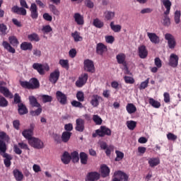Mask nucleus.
<instances>
[{"label": "nucleus", "mask_w": 181, "mask_h": 181, "mask_svg": "<svg viewBox=\"0 0 181 181\" xmlns=\"http://www.w3.org/2000/svg\"><path fill=\"white\" fill-rule=\"evenodd\" d=\"M6 144L3 140L0 139V155L5 158L4 163L6 168H9L12 164L11 162V160H12V156L6 153Z\"/></svg>", "instance_id": "nucleus-1"}, {"label": "nucleus", "mask_w": 181, "mask_h": 181, "mask_svg": "<svg viewBox=\"0 0 181 181\" xmlns=\"http://www.w3.org/2000/svg\"><path fill=\"white\" fill-rule=\"evenodd\" d=\"M100 173L97 172L88 173L86 176V181H97L100 179Z\"/></svg>", "instance_id": "nucleus-20"}, {"label": "nucleus", "mask_w": 181, "mask_h": 181, "mask_svg": "<svg viewBox=\"0 0 181 181\" xmlns=\"http://www.w3.org/2000/svg\"><path fill=\"white\" fill-rule=\"evenodd\" d=\"M148 103L153 108H159L160 107V103L158 102V100H155V99L152 98H149Z\"/></svg>", "instance_id": "nucleus-45"}, {"label": "nucleus", "mask_w": 181, "mask_h": 181, "mask_svg": "<svg viewBox=\"0 0 181 181\" xmlns=\"http://www.w3.org/2000/svg\"><path fill=\"white\" fill-rule=\"evenodd\" d=\"M76 98L78 101L83 103L84 101V93L81 90L78 91L76 93Z\"/></svg>", "instance_id": "nucleus-54"}, {"label": "nucleus", "mask_w": 181, "mask_h": 181, "mask_svg": "<svg viewBox=\"0 0 181 181\" xmlns=\"http://www.w3.org/2000/svg\"><path fill=\"white\" fill-rule=\"evenodd\" d=\"M115 153L117 155V157L115 159L116 162H119V160H122V159H124V153L119 151H116Z\"/></svg>", "instance_id": "nucleus-55"}, {"label": "nucleus", "mask_w": 181, "mask_h": 181, "mask_svg": "<svg viewBox=\"0 0 181 181\" xmlns=\"http://www.w3.org/2000/svg\"><path fill=\"white\" fill-rule=\"evenodd\" d=\"M110 28L115 33L121 32L122 27L120 25H114V21L110 23Z\"/></svg>", "instance_id": "nucleus-46"}, {"label": "nucleus", "mask_w": 181, "mask_h": 181, "mask_svg": "<svg viewBox=\"0 0 181 181\" xmlns=\"http://www.w3.org/2000/svg\"><path fill=\"white\" fill-rule=\"evenodd\" d=\"M74 19L77 25H84V17L79 13H75L74 15Z\"/></svg>", "instance_id": "nucleus-27"}, {"label": "nucleus", "mask_w": 181, "mask_h": 181, "mask_svg": "<svg viewBox=\"0 0 181 181\" xmlns=\"http://www.w3.org/2000/svg\"><path fill=\"white\" fill-rule=\"evenodd\" d=\"M180 11H176L174 13V21L176 25H179V23H180Z\"/></svg>", "instance_id": "nucleus-50"}, {"label": "nucleus", "mask_w": 181, "mask_h": 181, "mask_svg": "<svg viewBox=\"0 0 181 181\" xmlns=\"http://www.w3.org/2000/svg\"><path fill=\"white\" fill-rule=\"evenodd\" d=\"M18 113L20 115H25V114H28V107L23 103H20L18 105Z\"/></svg>", "instance_id": "nucleus-31"}, {"label": "nucleus", "mask_w": 181, "mask_h": 181, "mask_svg": "<svg viewBox=\"0 0 181 181\" xmlns=\"http://www.w3.org/2000/svg\"><path fill=\"white\" fill-rule=\"evenodd\" d=\"M33 69L36 70L40 76H45V71H49L50 70V67L49 65H45L40 63H34L33 64Z\"/></svg>", "instance_id": "nucleus-2"}, {"label": "nucleus", "mask_w": 181, "mask_h": 181, "mask_svg": "<svg viewBox=\"0 0 181 181\" xmlns=\"http://www.w3.org/2000/svg\"><path fill=\"white\" fill-rule=\"evenodd\" d=\"M56 98L62 105L67 104V95L60 90L56 92Z\"/></svg>", "instance_id": "nucleus-6"}, {"label": "nucleus", "mask_w": 181, "mask_h": 181, "mask_svg": "<svg viewBox=\"0 0 181 181\" xmlns=\"http://www.w3.org/2000/svg\"><path fill=\"white\" fill-rule=\"evenodd\" d=\"M28 144L30 146L35 148V149H43V148H45L43 141L38 138L33 137L29 140Z\"/></svg>", "instance_id": "nucleus-3"}, {"label": "nucleus", "mask_w": 181, "mask_h": 181, "mask_svg": "<svg viewBox=\"0 0 181 181\" xmlns=\"http://www.w3.org/2000/svg\"><path fill=\"white\" fill-rule=\"evenodd\" d=\"M61 160L62 163H64V165H69L71 160V156H70V153L67 151H65L61 157Z\"/></svg>", "instance_id": "nucleus-26"}, {"label": "nucleus", "mask_w": 181, "mask_h": 181, "mask_svg": "<svg viewBox=\"0 0 181 181\" xmlns=\"http://www.w3.org/2000/svg\"><path fill=\"white\" fill-rule=\"evenodd\" d=\"M107 48L105 45H104L103 42H99L96 45V53L98 54H100V56H103L105 52H107Z\"/></svg>", "instance_id": "nucleus-18"}, {"label": "nucleus", "mask_w": 181, "mask_h": 181, "mask_svg": "<svg viewBox=\"0 0 181 181\" xmlns=\"http://www.w3.org/2000/svg\"><path fill=\"white\" fill-rule=\"evenodd\" d=\"M147 36L151 43H154V45H158L160 42L159 36H158L155 33H147Z\"/></svg>", "instance_id": "nucleus-19"}, {"label": "nucleus", "mask_w": 181, "mask_h": 181, "mask_svg": "<svg viewBox=\"0 0 181 181\" xmlns=\"http://www.w3.org/2000/svg\"><path fill=\"white\" fill-rule=\"evenodd\" d=\"M72 133L71 132H64L62 134L61 139L64 144H67L71 138Z\"/></svg>", "instance_id": "nucleus-29"}, {"label": "nucleus", "mask_w": 181, "mask_h": 181, "mask_svg": "<svg viewBox=\"0 0 181 181\" xmlns=\"http://www.w3.org/2000/svg\"><path fill=\"white\" fill-rule=\"evenodd\" d=\"M21 50H32L33 49V45L31 42H23L21 45Z\"/></svg>", "instance_id": "nucleus-35"}, {"label": "nucleus", "mask_w": 181, "mask_h": 181, "mask_svg": "<svg viewBox=\"0 0 181 181\" xmlns=\"http://www.w3.org/2000/svg\"><path fill=\"white\" fill-rule=\"evenodd\" d=\"M42 30V32H44V33H50L52 29V27H50V25H48L43 26Z\"/></svg>", "instance_id": "nucleus-64"}, {"label": "nucleus", "mask_w": 181, "mask_h": 181, "mask_svg": "<svg viewBox=\"0 0 181 181\" xmlns=\"http://www.w3.org/2000/svg\"><path fill=\"white\" fill-rule=\"evenodd\" d=\"M160 163V161L158 158H152L148 160V165L151 168H155V166H158Z\"/></svg>", "instance_id": "nucleus-38"}, {"label": "nucleus", "mask_w": 181, "mask_h": 181, "mask_svg": "<svg viewBox=\"0 0 181 181\" xmlns=\"http://www.w3.org/2000/svg\"><path fill=\"white\" fill-rule=\"evenodd\" d=\"M179 64V57L176 55V54H171L169 59L168 66H170V67H173V69H175V67H177Z\"/></svg>", "instance_id": "nucleus-11"}, {"label": "nucleus", "mask_w": 181, "mask_h": 181, "mask_svg": "<svg viewBox=\"0 0 181 181\" xmlns=\"http://www.w3.org/2000/svg\"><path fill=\"white\" fill-rule=\"evenodd\" d=\"M35 129V124H30V129H25L22 132L23 136L25 138V139H28V142L30 141V139H33L32 135H33V130Z\"/></svg>", "instance_id": "nucleus-5"}, {"label": "nucleus", "mask_w": 181, "mask_h": 181, "mask_svg": "<svg viewBox=\"0 0 181 181\" xmlns=\"http://www.w3.org/2000/svg\"><path fill=\"white\" fill-rule=\"evenodd\" d=\"M124 83H126V84H134V83H135V79H134L131 76H124Z\"/></svg>", "instance_id": "nucleus-57"}, {"label": "nucleus", "mask_w": 181, "mask_h": 181, "mask_svg": "<svg viewBox=\"0 0 181 181\" xmlns=\"http://www.w3.org/2000/svg\"><path fill=\"white\" fill-rule=\"evenodd\" d=\"M96 134L98 136H111V129L105 126H101L99 129L96 130Z\"/></svg>", "instance_id": "nucleus-7"}, {"label": "nucleus", "mask_w": 181, "mask_h": 181, "mask_svg": "<svg viewBox=\"0 0 181 181\" xmlns=\"http://www.w3.org/2000/svg\"><path fill=\"white\" fill-rule=\"evenodd\" d=\"M163 98H164V103L166 104H169L170 103V94L168 92H165L163 93Z\"/></svg>", "instance_id": "nucleus-60"}, {"label": "nucleus", "mask_w": 181, "mask_h": 181, "mask_svg": "<svg viewBox=\"0 0 181 181\" xmlns=\"http://www.w3.org/2000/svg\"><path fill=\"white\" fill-rule=\"evenodd\" d=\"M100 101H103V97L98 95H93L91 96L90 104L94 108L100 105Z\"/></svg>", "instance_id": "nucleus-16"}, {"label": "nucleus", "mask_w": 181, "mask_h": 181, "mask_svg": "<svg viewBox=\"0 0 181 181\" xmlns=\"http://www.w3.org/2000/svg\"><path fill=\"white\" fill-rule=\"evenodd\" d=\"M84 64V69L86 71H88V73H94L95 71L94 67V62L90 59H86L83 62Z\"/></svg>", "instance_id": "nucleus-10"}, {"label": "nucleus", "mask_w": 181, "mask_h": 181, "mask_svg": "<svg viewBox=\"0 0 181 181\" xmlns=\"http://www.w3.org/2000/svg\"><path fill=\"white\" fill-rule=\"evenodd\" d=\"M87 80H88V74H84L81 75L78 79L76 81V86L78 88H81L83 86H84L87 83Z\"/></svg>", "instance_id": "nucleus-12"}, {"label": "nucleus", "mask_w": 181, "mask_h": 181, "mask_svg": "<svg viewBox=\"0 0 181 181\" xmlns=\"http://www.w3.org/2000/svg\"><path fill=\"white\" fill-rule=\"evenodd\" d=\"M127 127L130 129V131H134V129L136 128V122L134 120L127 121Z\"/></svg>", "instance_id": "nucleus-47"}, {"label": "nucleus", "mask_w": 181, "mask_h": 181, "mask_svg": "<svg viewBox=\"0 0 181 181\" xmlns=\"http://www.w3.org/2000/svg\"><path fill=\"white\" fill-rule=\"evenodd\" d=\"M49 9L50 12L53 13V15H55V16H59V15H60V11H59V9H57V7H56L54 4H49Z\"/></svg>", "instance_id": "nucleus-39"}, {"label": "nucleus", "mask_w": 181, "mask_h": 181, "mask_svg": "<svg viewBox=\"0 0 181 181\" xmlns=\"http://www.w3.org/2000/svg\"><path fill=\"white\" fill-rule=\"evenodd\" d=\"M114 175H115V176H118V177L119 178V180L121 181L129 180V175H128V174H127L124 172H122L121 170L115 172Z\"/></svg>", "instance_id": "nucleus-21"}, {"label": "nucleus", "mask_w": 181, "mask_h": 181, "mask_svg": "<svg viewBox=\"0 0 181 181\" xmlns=\"http://www.w3.org/2000/svg\"><path fill=\"white\" fill-rule=\"evenodd\" d=\"M148 84H149V78L141 83L139 90H145L148 87Z\"/></svg>", "instance_id": "nucleus-59"}, {"label": "nucleus", "mask_w": 181, "mask_h": 181, "mask_svg": "<svg viewBox=\"0 0 181 181\" xmlns=\"http://www.w3.org/2000/svg\"><path fill=\"white\" fill-rule=\"evenodd\" d=\"M30 86H31V90H37L40 87V82L37 78H31L30 79Z\"/></svg>", "instance_id": "nucleus-24"}, {"label": "nucleus", "mask_w": 181, "mask_h": 181, "mask_svg": "<svg viewBox=\"0 0 181 181\" xmlns=\"http://www.w3.org/2000/svg\"><path fill=\"white\" fill-rule=\"evenodd\" d=\"M71 160H72V162L74 163H77L80 160V157L78 156V152L77 151H73L71 153Z\"/></svg>", "instance_id": "nucleus-40"}, {"label": "nucleus", "mask_w": 181, "mask_h": 181, "mask_svg": "<svg viewBox=\"0 0 181 181\" xmlns=\"http://www.w3.org/2000/svg\"><path fill=\"white\" fill-rule=\"evenodd\" d=\"M28 39L30 40V42H40V37H39V35L36 33H32L28 35Z\"/></svg>", "instance_id": "nucleus-37"}, {"label": "nucleus", "mask_w": 181, "mask_h": 181, "mask_svg": "<svg viewBox=\"0 0 181 181\" xmlns=\"http://www.w3.org/2000/svg\"><path fill=\"white\" fill-rule=\"evenodd\" d=\"M154 63H155V66H156L158 69H160V67H162V60H160V58L159 57L155 58Z\"/></svg>", "instance_id": "nucleus-61"}, {"label": "nucleus", "mask_w": 181, "mask_h": 181, "mask_svg": "<svg viewBox=\"0 0 181 181\" xmlns=\"http://www.w3.org/2000/svg\"><path fill=\"white\" fill-rule=\"evenodd\" d=\"M42 99L43 103H52L53 98L49 95H42Z\"/></svg>", "instance_id": "nucleus-58"}, {"label": "nucleus", "mask_w": 181, "mask_h": 181, "mask_svg": "<svg viewBox=\"0 0 181 181\" xmlns=\"http://www.w3.org/2000/svg\"><path fill=\"white\" fill-rule=\"evenodd\" d=\"M86 122L81 118L76 119L75 129L78 132H84Z\"/></svg>", "instance_id": "nucleus-9"}, {"label": "nucleus", "mask_w": 181, "mask_h": 181, "mask_svg": "<svg viewBox=\"0 0 181 181\" xmlns=\"http://www.w3.org/2000/svg\"><path fill=\"white\" fill-rule=\"evenodd\" d=\"M105 40L107 43L112 45V43H114V41L115 40V38H114V36L112 35H107L105 36Z\"/></svg>", "instance_id": "nucleus-63"}, {"label": "nucleus", "mask_w": 181, "mask_h": 181, "mask_svg": "<svg viewBox=\"0 0 181 181\" xmlns=\"http://www.w3.org/2000/svg\"><path fill=\"white\" fill-rule=\"evenodd\" d=\"M165 39L168 41V46L169 49H173L176 47V39L173 35L170 33H166L165 35Z\"/></svg>", "instance_id": "nucleus-4"}, {"label": "nucleus", "mask_w": 181, "mask_h": 181, "mask_svg": "<svg viewBox=\"0 0 181 181\" xmlns=\"http://www.w3.org/2000/svg\"><path fill=\"white\" fill-rule=\"evenodd\" d=\"M138 54L140 59H146V57H148V49H146V46L140 45L138 47Z\"/></svg>", "instance_id": "nucleus-14"}, {"label": "nucleus", "mask_w": 181, "mask_h": 181, "mask_svg": "<svg viewBox=\"0 0 181 181\" xmlns=\"http://www.w3.org/2000/svg\"><path fill=\"white\" fill-rule=\"evenodd\" d=\"M71 36L74 40V42H81L83 40V37L80 35V33L75 31L71 33Z\"/></svg>", "instance_id": "nucleus-44"}, {"label": "nucleus", "mask_w": 181, "mask_h": 181, "mask_svg": "<svg viewBox=\"0 0 181 181\" xmlns=\"http://www.w3.org/2000/svg\"><path fill=\"white\" fill-rule=\"evenodd\" d=\"M104 16L106 20L112 21V19H114V18H115V12L110 11H106L104 13Z\"/></svg>", "instance_id": "nucleus-36"}, {"label": "nucleus", "mask_w": 181, "mask_h": 181, "mask_svg": "<svg viewBox=\"0 0 181 181\" xmlns=\"http://www.w3.org/2000/svg\"><path fill=\"white\" fill-rule=\"evenodd\" d=\"M59 78H60V71L59 69H55L50 74L49 81L52 84H56V83L59 81Z\"/></svg>", "instance_id": "nucleus-8"}, {"label": "nucleus", "mask_w": 181, "mask_h": 181, "mask_svg": "<svg viewBox=\"0 0 181 181\" xmlns=\"http://www.w3.org/2000/svg\"><path fill=\"white\" fill-rule=\"evenodd\" d=\"M93 120L96 125H101L103 124V119L98 115H94L93 116Z\"/></svg>", "instance_id": "nucleus-51"}, {"label": "nucleus", "mask_w": 181, "mask_h": 181, "mask_svg": "<svg viewBox=\"0 0 181 181\" xmlns=\"http://www.w3.org/2000/svg\"><path fill=\"white\" fill-rule=\"evenodd\" d=\"M59 64L62 66V67H63V69H65L66 70H69L70 67L68 59H60Z\"/></svg>", "instance_id": "nucleus-49"}, {"label": "nucleus", "mask_w": 181, "mask_h": 181, "mask_svg": "<svg viewBox=\"0 0 181 181\" xmlns=\"http://www.w3.org/2000/svg\"><path fill=\"white\" fill-rule=\"evenodd\" d=\"M127 56L124 53H119L116 56V60L118 64H122V66H126L127 64Z\"/></svg>", "instance_id": "nucleus-22"}, {"label": "nucleus", "mask_w": 181, "mask_h": 181, "mask_svg": "<svg viewBox=\"0 0 181 181\" xmlns=\"http://www.w3.org/2000/svg\"><path fill=\"white\" fill-rule=\"evenodd\" d=\"M8 42L13 47H16L19 45V41H18V38L15 36L8 37Z\"/></svg>", "instance_id": "nucleus-41"}, {"label": "nucleus", "mask_w": 181, "mask_h": 181, "mask_svg": "<svg viewBox=\"0 0 181 181\" xmlns=\"http://www.w3.org/2000/svg\"><path fill=\"white\" fill-rule=\"evenodd\" d=\"M28 100L32 107H35L36 108L40 107V103H37V99L35 96H29Z\"/></svg>", "instance_id": "nucleus-32"}, {"label": "nucleus", "mask_w": 181, "mask_h": 181, "mask_svg": "<svg viewBox=\"0 0 181 181\" xmlns=\"http://www.w3.org/2000/svg\"><path fill=\"white\" fill-rule=\"evenodd\" d=\"M30 115L33 117H37L42 114V106L39 107L36 110H33L30 112Z\"/></svg>", "instance_id": "nucleus-53"}, {"label": "nucleus", "mask_w": 181, "mask_h": 181, "mask_svg": "<svg viewBox=\"0 0 181 181\" xmlns=\"http://www.w3.org/2000/svg\"><path fill=\"white\" fill-rule=\"evenodd\" d=\"M167 138L168 141H176V139H177V136L175 135L173 133H168L167 134Z\"/></svg>", "instance_id": "nucleus-62"}, {"label": "nucleus", "mask_w": 181, "mask_h": 181, "mask_svg": "<svg viewBox=\"0 0 181 181\" xmlns=\"http://www.w3.org/2000/svg\"><path fill=\"white\" fill-rule=\"evenodd\" d=\"M11 12L13 13H17V15H22L23 16H26V9L23 7H19L18 6H14L11 8Z\"/></svg>", "instance_id": "nucleus-17"}, {"label": "nucleus", "mask_w": 181, "mask_h": 181, "mask_svg": "<svg viewBox=\"0 0 181 181\" xmlns=\"http://www.w3.org/2000/svg\"><path fill=\"white\" fill-rule=\"evenodd\" d=\"M110 168L107 165L103 164L100 166V175L102 177H107L110 176Z\"/></svg>", "instance_id": "nucleus-23"}, {"label": "nucleus", "mask_w": 181, "mask_h": 181, "mask_svg": "<svg viewBox=\"0 0 181 181\" xmlns=\"http://www.w3.org/2000/svg\"><path fill=\"white\" fill-rule=\"evenodd\" d=\"M13 175L16 181H23V174L18 169L13 170Z\"/></svg>", "instance_id": "nucleus-30"}, {"label": "nucleus", "mask_w": 181, "mask_h": 181, "mask_svg": "<svg viewBox=\"0 0 181 181\" xmlns=\"http://www.w3.org/2000/svg\"><path fill=\"white\" fill-rule=\"evenodd\" d=\"M30 11L32 19H37V18H39V12L37 11V6L36 4H31Z\"/></svg>", "instance_id": "nucleus-15"}, {"label": "nucleus", "mask_w": 181, "mask_h": 181, "mask_svg": "<svg viewBox=\"0 0 181 181\" xmlns=\"http://www.w3.org/2000/svg\"><path fill=\"white\" fill-rule=\"evenodd\" d=\"M8 102L5 97L0 95V107H8Z\"/></svg>", "instance_id": "nucleus-52"}, {"label": "nucleus", "mask_w": 181, "mask_h": 181, "mask_svg": "<svg viewBox=\"0 0 181 181\" xmlns=\"http://www.w3.org/2000/svg\"><path fill=\"white\" fill-rule=\"evenodd\" d=\"M166 11H164V15H169L170 13V8L172 6V2L170 0H160Z\"/></svg>", "instance_id": "nucleus-25"}, {"label": "nucleus", "mask_w": 181, "mask_h": 181, "mask_svg": "<svg viewBox=\"0 0 181 181\" xmlns=\"http://www.w3.org/2000/svg\"><path fill=\"white\" fill-rule=\"evenodd\" d=\"M72 107H75L76 108H84V106L83 105V103L80 101L77 100H73L71 103Z\"/></svg>", "instance_id": "nucleus-56"}, {"label": "nucleus", "mask_w": 181, "mask_h": 181, "mask_svg": "<svg viewBox=\"0 0 181 181\" xmlns=\"http://www.w3.org/2000/svg\"><path fill=\"white\" fill-rule=\"evenodd\" d=\"M168 15L169 14H165V13H163V25L167 28L170 26V18H169Z\"/></svg>", "instance_id": "nucleus-42"}, {"label": "nucleus", "mask_w": 181, "mask_h": 181, "mask_svg": "<svg viewBox=\"0 0 181 181\" xmlns=\"http://www.w3.org/2000/svg\"><path fill=\"white\" fill-rule=\"evenodd\" d=\"M93 26H95V28H98V29H101V28L104 27V22L101 21L98 18H95L93 20Z\"/></svg>", "instance_id": "nucleus-43"}, {"label": "nucleus", "mask_w": 181, "mask_h": 181, "mask_svg": "<svg viewBox=\"0 0 181 181\" xmlns=\"http://www.w3.org/2000/svg\"><path fill=\"white\" fill-rule=\"evenodd\" d=\"M2 46L7 50V52H8V53L14 54L16 52L15 48H13L7 41H3Z\"/></svg>", "instance_id": "nucleus-28"}, {"label": "nucleus", "mask_w": 181, "mask_h": 181, "mask_svg": "<svg viewBox=\"0 0 181 181\" xmlns=\"http://www.w3.org/2000/svg\"><path fill=\"white\" fill-rule=\"evenodd\" d=\"M20 86H21L23 88H27V90H32L30 81H20Z\"/></svg>", "instance_id": "nucleus-48"}, {"label": "nucleus", "mask_w": 181, "mask_h": 181, "mask_svg": "<svg viewBox=\"0 0 181 181\" xmlns=\"http://www.w3.org/2000/svg\"><path fill=\"white\" fill-rule=\"evenodd\" d=\"M81 163L82 165H87V162H88V156L85 152H81L79 154Z\"/></svg>", "instance_id": "nucleus-34"}, {"label": "nucleus", "mask_w": 181, "mask_h": 181, "mask_svg": "<svg viewBox=\"0 0 181 181\" xmlns=\"http://www.w3.org/2000/svg\"><path fill=\"white\" fill-rule=\"evenodd\" d=\"M126 110L128 114H134V112H136V106L134 103H128L126 106Z\"/></svg>", "instance_id": "nucleus-33"}, {"label": "nucleus", "mask_w": 181, "mask_h": 181, "mask_svg": "<svg viewBox=\"0 0 181 181\" xmlns=\"http://www.w3.org/2000/svg\"><path fill=\"white\" fill-rule=\"evenodd\" d=\"M0 93L3 94L6 98H13V94L9 91L8 88L2 86V82H0Z\"/></svg>", "instance_id": "nucleus-13"}]
</instances>
